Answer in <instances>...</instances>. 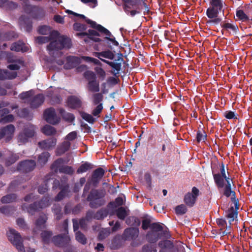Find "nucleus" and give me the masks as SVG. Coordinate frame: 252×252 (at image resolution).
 <instances>
[{
  "label": "nucleus",
  "instance_id": "1",
  "mask_svg": "<svg viewBox=\"0 0 252 252\" xmlns=\"http://www.w3.org/2000/svg\"><path fill=\"white\" fill-rule=\"evenodd\" d=\"M106 194L104 189H93L89 193L86 200L90 202L89 206L92 208H97L104 205V199Z\"/></svg>",
  "mask_w": 252,
  "mask_h": 252
},
{
  "label": "nucleus",
  "instance_id": "2",
  "mask_svg": "<svg viewBox=\"0 0 252 252\" xmlns=\"http://www.w3.org/2000/svg\"><path fill=\"white\" fill-rule=\"evenodd\" d=\"M84 77L87 80V88L89 92L97 93L100 91L99 83L94 72L91 70H87L83 74Z\"/></svg>",
  "mask_w": 252,
  "mask_h": 252
},
{
  "label": "nucleus",
  "instance_id": "3",
  "mask_svg": "<svg viewBox=\"0 0 252 252\" xmlns=\"http://www.w3.org/2000/svg\"><path fill=\"white\" fill-rule=\"evenodd\" d=\"M9 241L19 252H26L23 245V239L20 234L14 229H10L7 233Z\"/></svg>",
  "mask_w": 252,
  "mask_h": 252
},
{
  "label": "nucleus",
  "instance_id": "4",
  "mask_svg": "<svg viewBox=\"0 0 252 252\" xmlns=\"http://www.w3.org/2000/svg\"><path fill=\"white\" fill-rule=\"evenodd\" d=\"M212 174L215 184L218 189L223 187V182L231 179L226 174L225 165L221 162L220 165V173L217 172L213 166H212Z\"/></svg>",
  "mask_w": 252,
  "mask_h": 252
},
{
  "label": "nucleus",
  "instance_id": "5",
  "mask_svg": "<svg viewBox=\"0 0 252 252\" xmlns=\"http://www.w3.org/2000/svg\"><path fill=\"white\" fill-rule=\"evenodd\" d=\"M225 181L226 184L224 185V182H223V187L221 188H223L222 194L227 198L231 197V201L234 203V206L238 208L237 204L239 200L236 198L235 192L231 189V182H232V179L226 180Z\"/></svg>",
  "mask_w": 252,
  "mask_h": 252
},
{
  "label": "nucleus",
  "instance_id": "6",
  "mask_svg": "<svg viewBox=\"0 0 252 252\" xmlns=\"http://www.w3.org/2000/svg\"><path fill=\"white\" fill-rule=\"evenodd\" d=\"M199 195V190L195 187H193L191 189V193H187L184 197V201L185 204L189 207H192Z\"/></svg>",
  "mask_w": 252,
  "mask_h": 252
},
{
  "label": "nucleus",
  "instance_id": "7",
  "mask_svg": "<svg viewBox=\"0 0 252 252\" xmlns=\"http://www.w3.org/2000/svg\"><path fill=\"white\" fill-rule=\"evenodd\" d=\"M61 45L59 39L51 41L47 46V49L49 51V54L54 58L61 56L62 53L60 50L63 49V48H61Z\"/></svg>",
  "mask_w": 252,
  "mask_h": 252
},
{
  "label": "nucleus",
  "instance_id": "8",
  "mask_svg": "<svg viewBox=\"0 0 252 252\" xmlns=\"http://www.w3.org/2000/svg\"><path fill=\"white\" fill-rule=\"evenodd\" d=\"M70 241V237L66 234H60L52 238L53 243L58 247H64L67 246Z\"/></svg>",
  "mask_w": 252,
  "mask_h": 252
},
{
  "label": "nucleus",
  "instance_id": "9",
  "mask_svg": "<svg viewBox=\"0 0 252 252\" xmlns=\"http://www.w3.org/2000/svg\"><path fill=\"white\" fill-rule=\"evenodd\" d=\"M43 115L45 120L49 124L56 125L60 122V119L57 117L55 109L52 107L46 109Z\"/></svg>",
  "mask_w": 252,
  "mask_h": 252
},
{
  "label": "nucleus",
  "instance_id": "10",
  "mask_svg": "<svg viewBox=\"0 0 252 252\" xmlns=\"http://www.w3.org/2000/svg\"><path fill=\"white\" fill-rule=\"evenodd\" d=\"M36 166L35 161L33 160H25L21 161L18 165V171L28 173L32 171Z\"/></svg>",
  "mask_w": 252,
  "mask_h": 252
},
{
  "label": "nucleus",
  "instance_id": "11",
  "mask_svg": "<svg viewBox=\"0 0 252 252\" xmlns=\"http://www.w3.org/2000/svg\"><path fill=\"white\" fill-rule=\"evenodd\" d=\"M15 131V127L12 125L10 124L6 126L0 128V140L2 139L4 136H6V139L8 141L10 140Z\"/></svg>",
  "mask_w": 252,
  "mask_h": 252
},
{
  "label": "nucleus",
  "instance_id": "12",
  "mask_svg": "<svg viewBox=\"0 0 252 252\" xmlns=\"http://www.w3.org/2000/svg\"><path fill=\"white\" fill-rule=\"evenodd\" d=\"M104 174L105 171L101 167H98L93 171L91 180L94 186H97Z\"/></svg>",
  "mask_w": 252,
  "mask_h": 252
},
{
  "label": "nucleus",
  "instance_id": "13",
  "mask_svg": "<svg viewBox=\"0 0 252 252\" xmlns=\"http://www.w3.org/2000/svg\"><path fill=\"white\" fill-rule=\"evenodd\" d=\"M19 24L21 28L24 29L28 32L32 31V22L31 18L28 16L22 15L19 18Z\"/></svg>",
  "mask_w": 252,
  "mask_h": 252
},
{
  "label": "nucleus",
  "instance_id": "14",
  "mask_svg": "<svg viewBox=\"0 0 252 252\" xmlns=\"http://www.w3.org/2000/svg\"><path fill=\"white\" fill-rule=\"evenodd\" d=\"M78 36H88V38L95 42H99L102 41L101 39L98 37L100 34L94 30H89L88 32H81L76 33Z\"/></svg>",
  "mask_w": 252,
  "mask_h": 252
},
{
  "label": "nucleus",
  "instance_id": "15",
  "mask_svg": "<svg viewBox=\"0 0 252 252\" xmlns=\"http://www.w3.org/2000/svg\"><path fill=\"white\" fill-rule=\"evenodd\" d=\"M10 111L7 108H3L0 110V123L5 124L13 122L14 116L9 114Z\"/></svg>",
  "mask_w": 252,
  "mask_h": 252
},
{
  "label": "nucleus",
  "instance_id": "16",
  "mask_svg": "<svg viewBox=\"0 0 252 252\" xmlns=\"http://www.w3.org/2000/svg\"><path fill=\"white\" fill-rule=\"evenodd\" d=\"M139 233V229L137 228H127L125 230L123 233V237L126 240H134L138 237Z\"/></svg>",
  "mask_w": 252,
  "mask_h": 252
},
{
  "label": "nucleus",
  "instance_id": "17",
  "mask_svg": "<svg viewBox=\"0 0 252 252\" xmlns=\"http://www.w3.org/2000/svg\"><path fill=\"white\" fill-rule=\"evenodd\" d=\"M81 62L80 59L78 57L68 56L66 58V62L64 64L65 69H70L76 67Z\"/></svg>",
  "mask_w": 252,
  "mask_h": 252
},
{
  "label": "nucleus",
  "instance_id": "18",
  "mask_svg": "<svg viewBox=\"0 0 252 252\" xmlns=\"http://www.w3.org/2000/svg\"><path fill=\"white\" fill-rule=\"evenodd\" d=\"M45 99L44 96L42 94H39L32 97L29 102L31 108H37L39 107L44 102Z\"/></svg>",
  "mask_w": 252,
  "mask_h": 252
},
{
  "label": "nucleus",
  "instance_id": "19",
  "mask_svg": "<svg viewBox=\"0 0 252 252\" xmlns=\"http://www.w3.org/2000/svg\"><path fill=\"white\" fill-rule=\"evenodd\" d=\"M57 142V139L55 138H48L46 140L39 141L38 143V147L44 150H49L54 147Z\"/></svg>",
  "mask_w": 252,
  "mask_h": 252
},
{
  "label": "nucleus",
  "instance_id": "20",
  "mask_svg": "<svg viewBox=\"0 0 252 252\" xmlns=\"http://www.w3.org/2000/svg\"><path fill=\"white\" fill-rule=\"evenodd\" d=\"M61 191L55 197V200L57 201L63 200L70 192L69 186L67 182H63L60 189Z\"/></svg>",
  "mask_w": 252,
  "mask_h": 252
},
{
  "label": "nucleus",
  "instance_id": "21",
  "mask_svg": "<svg viewBox=\"0 0 252 252\" xmlns=\"http://www.w3.org/2000/svg\"><path fill=\"white\" fill-rule=\"evenodd\" d=\"M124 4L123 5L124 10L127 14L129 12V9L131 8V7H138L137 9H140L139 5L141 3V0H122Z\"/></svg>",
  "mask_w": 252,
  "mask_h": 252
},
{
  "label": "nucleus",
  "instance_id": "22",
  "mask_svg": "<svg viewBox=\"0 0 252 252\" xmlns=\"http://www.w3.org/2000/svg\"><path fill=\"white\" fill-rule=\"evenodd\" d=\"M238 208H236L235 206V208L234 207L231 206L229 208L228 210L226 212L225 217L229 219V222L230 224L231 222L233 221L234 220L237 218L238 216V210L239 208V202H238Z\"/></svg>",
  "mask_w": 252,
  "mask_h": 252
},
{
  "label": "nucleus",
  "instance_id": "23",
  "mask_svg": "<svg viewBox=\"0 0 252 252\" xmlns=\"http://www.w3.org/2000/svg\"><path fill=\"white\" fill-rule=\"evenodd\" d=\"M22 209L23 210H26L32 215H33L35 212L39 211L40 210L38 207V204L37 203V201H35L30 205H27L26 203H23L22 205Z\"/></svg>",
  "mask_w": 252,
  "mask_h": 252
},
{
  "label": "nucleus",
  "instance_id": "24",
  "mask_svg": "<svg viewBox=\"0 0 252 252\" xmlns=\"http://www.w3.org/2000/svg\"><path fill=\"white\" fill-rule=\"evenodd\" d=\"M10 50L16 52H26L28 51L29 48L23 42L18 41L11 45Z\"/></svg>",
  "mask_w": 252,
  "mask_h": 252
},
{
  "label": "nucleus",
  "instance_id": "25",
  "mask_svg": "<svg viewBox=\"0 0 252 252\" xmlns=\"http://www.w3.org/2000/svg\"><path fill=\"white\" fill-rule=\"evenodd\" d=\"M67 103L69 107L73 109L81 107L82 102L81 100L77 96L71 95L68 97Z\"/></svg>",
  "mask_w": 252,
  "mask_h": 252
},
{
  "label": "nucleus",
  "instance_id": "26",
  "mask_svg": "<svg viewBox=\"0 0 252 252\" xmlns=\"http://www.w3.org/2000/svg\"><path fill=\"white\" fill-rule=\"evenodd\" d=\"M17 76L16 72H10L7 70L0 69V80L15 79Z\"/></svg>",
  "mask_w": 252,
  "mask_h": 252
},
{
  "label": "nucleus",
  "instance_id": "27",
  "mask_svg": "<svg viewBox=\"0 0 252 252\" xmlns=\"http://www.w3.org/2000/svg\"><path fill=\"white\" fill-rule=\"evenodd\" d=\"M122 56L123 54L122 53L119 54L118 59L117 60H115V61L119 62L115 63L110 62V63L109 64L110 66H111L113 69L117 71V72L114 73V75L115 76H116L117 74H119L120 71L121 70L122 63L124 61Z\"/></svg>",
  "mask_w": 252,
  "mask_h": 252
},
{
  "label": "nucleus",
  "instance_id": "28",
  "mask_svg": "<svg viewBox=\"0 0 252 252\" xmlns=\"http://www.w3.org/2000/svg\"><path fill=\"white\" fill-rule=\"evenodd\" d=\"M110 209L108 208H103L98 210L94 216V219L97 220H102L106 218L109 213Z\"/></svg>",
  "mask_w": 252,
  "mask_h": 252
},
{
  "label": "nucleus",
  "instance_id": "29",
  "mask_svg": "<svg viewBox=\"0 0 252 252\" xmlns=\"http://www.w3.org/2000/svg\"><path fill=\"white\" fill-rule=\"evenodd\" d=\"M67 163L65 160L62 158L55 160L51 165V169L55 173L60 172V168L63 166V164Z\"/></svg>",
  "mask_w": 252,
  "mask_h": 252
},
{
  "label": "nucleus",
  "instance_id": "30",
  "mask_svg": "<svg viewBox=\"0 0 252 252\" xmlns=\"http://www.w3.org/2000/svg\"><path fill=\"white\" fill-rule=\"evenodd\" d=\"M53 233L52 231L50 230H43L40 233V237L41 241L44 244L48 245L51 240Z\"/></svg>",
  "mask_w": 252,
  "mask_h": 252
},
{
  "label": "nucleus",
  "instance_id": "31",
  "mask_svg": "<svg viewBox=\"0 0 252 252\" xmlns=\"http://www.w3.org/2000/svg\"><path fill=\"white\" fill-rule=\"evenodd\" d=\"M70 142L69 141H63L58 147L57 150V154L61 156L64 154L66 152L69 150L70 147Z\"/></svg>",
  "mask_w": 252,
  "mask_h": 252
},
{
  "label": "nucleus",
  "instance_id": "32",
  "mask_svg": "<svg viewBox=\"0 0 252 252\" xmlns=\"http://www.w3.org/2000/svg\"><path fill=\"white\" fill-rule=\"evenodd\" d=\"M61 43V48L69 49L72 46L71 39L66 36L62 35L59 37Z\"/></svg>",
  "mask_w": 252,
  "mask_h": 252
},
{
  "label": "nucleus",
  "instance_id": "33",
  "mask_svg": "<svg viewBox=\"0 0 252 252\" xmlns=\"http://www.w3.org/2000/svg\"><path fill=\"white\" fill-rule=\"evenodd\" d=\"M59 113L66 122L72 123L75 120V117L73 114L66 112L63 108L59 109Z\"/></svg>",
  "mask_w": 252,
  "mask_h": 252
},
{
  "label": "nucleus",
  "instance_id": "34",
  "mask_svg": "<svg viewBox=\"0 0 252 252\" xmlns=\"http://www.w3.org/2000/svg\"><path fill=\"white\" fill-rule=\"evenodd\" d=\"M94 55L99 59H100V57H102L110 60H113L115 57L114 54L109 50L101 52H95Z\"/></svg>",
  "mask_w": 252,
  "mask_h": 252
},
{
  "label": "nucleus",
  "instance_id": "35",
  "mask_svg": "<svg viewBox=\"0 0 252 252\" xmlns=\"http://www.w3.org/2000/svg\"><path fill=\"white\" fill-rule=\"evenodd\" d=\"M36 8L34 9L33 12L31 15L33 18L35 19H41L45 15V11L43 8L36 6Z\"/></svg>",
  "mask_w": 252,
  "mask_h": 252
},
{
  "label": "nucleus",
  "instance_id": "36",
  "mask_svg": "<svg viewBox=\"0 0 252 252\" xmlns=\"http://www.w3.org/2000/svg\"><path fill=\"white\" fill-rule=\"evenodd\" d=\"M50 154L48 152H44L40 154L37 158V163L41 166L45 165L48 161Z\"/></svg>",
  "mask_w": 252,
  "mask_h": 252
},
{
  "label": "nucleus",
  "instance_id": "37",
  "mask_svg": "<svg viewBox=\"0 0 252 252\" xmlns=\"http://www.w3.org/2000/svg\"><path fill=\"white\" fill-rule=\"evenodd\" d=\"M17 198V196L16 194L10 193L2 196L0 199V201L3 204L10 203L15 202Z\"/></svg>",
  "mask_w": 252,
  "mask_h": 252
},
{
  "label": "nucleus",
  "instance_id": "38",
  "mask_svg": "<svg viewBox=\"0 0 252 252\" xmlns=\"http://www.w3.org/2000/svg\"><path fill=\"white\" fill-rule=\"evenodd\" d=\"M94 168V165L87 161L82 163L77 169L76 173L81 174L87 172L88 170Z\"/></svg>",
  "mask_w": 252,
  "mask_h": 252
},
{
  "label": "nucleus",
  "instance_id": "39",
  "mask_svg": "<svg viewBox=\"0 0 252 252\" xmlns=\"http://www.w3.org/2000/svg\"><path fill=\"white\" fill-rule=\"evenodd\" d=\"M159 238V234L154 231H149L146 234V239L150 243H155Z\"/></svg>",
  "mask_w": 252,
  "mask_h": 252
},
{
  "label": "nucleus",
  "instance_id": "40",
  "mask_svg": "<svg viewBox=\"0 0 252 252\" xmlns=\"http://www.w3.org/2000/svg\"><path fill=\"white\" fill-rule=\"evenodd\" d=\"M123 204V199L121 197H117L114 201L109 202L107 205V207L110 210H113L118 206H122Z\"/></svg>",
  "mask_w": 252,
  "mask_h": 252
},
{
  "label": "nucleus",
  "instance_id": "41",
  "mask_svg": "<svg viewBox=\"0 0 252 252\" xmlns=\"http://www.w3.org/2000/svg\"><path fill=\"white\" fill-rule=\"evenodd\" d=\"M17 37V35L14 32H8L0 34V39L2 40H10Z\"/></svg>",
  "mask_w": 252,
  "mask_h": 252
},
{
  "label": "nucleus",
  "instance_id": "42",
  "mask_svg": "<svg viewBox=\"0 0 252 252\" xmlns=\"http://www.w3.org/2000/svg\"><path fill=\"white\" fill-rule=\"evenodd\" d=\"M158 247L162 249H172L173 247V243L168 240H162L159 242L158 244Z\"/></svg>",
  "mask_w": 252,
  "mask_h": 252
},
{
  "label": "nucleus",
  "instance_id": "43",
  "mask_svg": "<svg viewBox=\"0 0 252 252\" xmlns=\"http://www.w3.org/2000/svg\"><path fill=\"white\" fill-rule=\"evenodd\" d=\"M42 132L46 135H52L56 133V129L48 125H45L41 129Z\"/></svg>",
  "mask_w": 252,
  "mask_h": 252
},
{
  "label": "nucleus",
  "instance_id": "44",
  "mask_svg": "<svg viewBox=\"0 0 252 252\" xmlns=\"http://www.w3.org/2000/svg\"><path fill=\"white\" fill-rule=\"evenodd\" d=\"M37 203L40 209L46 208L50 205V198L44 196L39 201H37Z\"/></svg>",
  "mask_w": 252,
  "mask_h": 252
},
{
  "label": "nucleus",
  "instance_id": "45",
  "mask_svg": "<svg viewBox=\"0 0 252 252\" xmlns=\"http://www.w3.org/2000/svg\"><path fill=\"white\" fill-rule=\"evenodd\" d=\"M93 29H94L97 30L100 32L106 35V36H108L109 37H112L114 36L109 30H108L107 29H106L101 25L97 24L96 23V25H95V27H94Z\"/></svg>",
  "mask_w": 252,
  "mask_h": 252
},
{
  "label": "nucleus",
  "instance_id": "46",
  "mask_svg": "<svg viewBox=\"0 0 252 252\" xmlns=\"http://www.w3.org/2000/svg\"><path fill=\"white\" fill-rule=\"evenodd\" d=\"M116 214L117 217L122 220H124L127 216L126 209L123 207H120L116 211Z\"/></svg>",
  "mask_w": 252,
  "mask_h": 252
},
{
  "label": "nucleus",
  "instance_id": "47",
  "mask_svg": "<svg viewBox=\"0 0 252 252\" xmlns=\"http://www.w3.org/2000/svg\"><path fill=\"white\" fill-rule=\"evenodd\" d=\"M93 102L94 105H98L101 103L103 99V94L100 93H94L92 95Z\"/></svg>",
  "mask_w": 252,
  "mask_h": 252
},
{
  "label": "nucleus",
  "instance_id": "48",
  "mask_svg": "<svg viewBox=\"0 0 252 252\" xmlns=\"http://www.w3.org/2000/svg\"><path fill=\"white\" fill-rule=\"evenodd\" d=\"M220 11L215 9L214 7H210L206 11V15L210 19L214 18H217L218 16Z\"/></svg>",
  "mask_w": 252,
  "mask_h": 252
},
{
  "label": "nucleus",
  "instance_id": "49",
  "mask_svg": "<svg viewBox=\"0 0 252 252\" xmlns=\"http://www.w3.org/2000/svg\"><path fill=\"white\" fill-rule=\"evenodd\" d=\"M22 133L25 134L29 138L32 137L35 134V127L33 125H30L24 128Z\"/></svg>",
  "mask_w": 252,
  "mask_h": 252
},
{
  "label": "nucleus",
  "instance_id": "50",
  "mask_svg": "<svg viewBox=\"0 0 252 252\" xmlns=\"http://www.w3.org/2000/svg\"><path fill=\"white\" fill-rule=\"evenodd\" d=\"M19 158L18 155L16 154H13L10 156L8 157L5 160V165L7 166H9L14 163H15Z\"/></svg>",
  "mask_w": 252,
  "mask_h": 252
},
{
  "label": "nucleus",
  "instance_id": "51",
  "mask_svg": "<svg viewBox=\"0 0 252 252\" xmlns=\"http://www.w3.org/2000/svg\"><path fill=\"white\" fill-rule=\"evenodd\" d=\"M74 172L73 168L68 165H63L60 168V173L71 175Z\"/></svg>",
  "mask_w": 252,
  "mask_h": 252
},
{
  "label": "nucleus",
  "instance_id": "52",
  "mask_svg": "<svg viewBox=\"0 0 252 252\" xmlns=\"http://www.w3.org/2000/svg\"><path fill=\"white\" fill-rule=\"evenodd\" d=\"M52 211L56 216L57 220H61L63 217V213L61 212L62 208L60 205H56L52 208Z\"/></svg>",
  "mask_w": 252,
  "mask_h": 252
},
{
  "label": "nucleus",
  "instance_id": "53",
  "mask_svg": "<svg viewBox=\"0 0 252 252\" xmlns=\"http://www.w3.org/2000/svg\"><path fill=\"white\" fill-rule=\"evenodd\" d=\"M237 17L242 22H248L249 21V17L245 13L243 10H238L236 11Z\"/></svg>",
  "mask_w": 252,
  "mask_h": 252
},
{
  "label": "nucleus",
  "instance_id": "54",
  "mask_svg": "<svg viewBox=\"0 0 252 252\" xmlns=\"http://www.w3.org/2000/svg\"><path fill=\"white\" fill-rule=\"evenodd\" d=\"M76 240L80 243L85 245L87 243L86 236L80 231H78L75 233Z\"/></svg>",
  "mask_w": 252,
  "mask_h": 252
},
{
  "label": "nucleus",
  "instance_id": "55",
  "mask_svg": "<svg viewBox=\"0 0 252 252\" xmlns=\"http://www.w3.org/2000/svg\"><path fill=\"white\" fill-rule=\"evenodd\" d=\"M187 208L184 204H181L176 207L175 213L177 215H183L187 212Z\"/></svg>",
  "mask_w": 252,
  "mask_h": 252
},
{
  "label": "nucleus",
  "instance_id": "56",
  "mask_svg": "<svg viewBox=\"0 0 252 252\" xmlns=\"http://www.w3.org/2000/svg\"><path fill=\"white\" fill-rule=\"evenodd\" d=\"M220 26L222 28L224 29H230L235 33L237 32L239 30L237 26H235L233 24L229 23H221Z\"/></svg>",
  "mask_w": 252,
  "mask_h": 252
},
{
  "label": "nucleus",
  "instance_id": "57",
  "mask_svg": "<svg viewBox=\"0 0 252 252\" xmlns=\"http://www.w3.org/2000/svg\"><path fill=\"white\" fill-rule=\"evenodd\" d=\"M75 16L84 20L88 24L90 25V27L92 28H94L95 27V26L96 25L95 22L87 18L84 15L76 13L75 14Z\"/></svg>",
  "mask_w": 252,
  "mask_h": 252
},
{
  "label": "nucleus",
  "instance_id": "58",
  "mask_svg": "<svg viewBox=\"0 0 252 252\" xmlns=\"http://www.w3.org/2000/svg\"><path fill=\"white\" fill-rule=\"evenodd\" d=\"M34 91L33 90H31L29 91L24 92L21 93L19 96L22 100H25L26 99L30 98L31 96L33 95Z\"/></svg>",
  "mask_w": 252,
  "mask_h": 252
},
{
  "label": "nucleus",
  "instance_id": "59",
  "mask_svg": "<svg viewBox=\"0 0 252 252\" xmlns=\"http://www.w3.org/2000/svg\"><path fill=\"white\" fill-rule=\"evenodd\" d=\"M38 32L43 35L48 34L51 32V28L49 26L43 25L38 27Z\"/></svg>",
  "mask_w": 252,
  "mask_h": 252
},
{
  "label": "nucleus",
  "instance_id": "60",
  "mask_svg": "<svg viewBox=\"0 0 252 252\" xmlns=\"http://www.w3.org/2000/svg\"><path fill=\"white\" fill-rule=\"evenodd\" d=\"M47 220V217L45 215H42L39 216L35 221V225L37 227H41L44 225Z\"/></svg>",
  "mask_w": 252,
  "mask_h": 252
},
{
  "label": "nucleus",
  "instance_id": "61",
  "mask_svg": "<svg viewBox=\"0 0 252 252\" xmlns=\"http://www.w3.org/2000/svg\"><path fill=\"white\" fill-rule=\"evenodd\" d=\"M211 4L212 5L211 7H214L220 11L222 8V3L221 0H211Z\"/></svg>",
  "mask_w": 252,
  "mask_h": 252
},
{
  "label": "nucleus",
  "instance_id": "62",
  "mask_svg": "<svg viewBox=\"0 0 252 252\" xmlns=\"http://www.w3.org/2000/svg\"><path fill=\"white\" fill-rule=\"evenodd\" d=\"M207 135L205 131L198 130L196 134V140L198 143L205 142L206 140Z\"/></svg>",
  "mask_w": 252,
  "mask_h": 252
},
{
  "label": "nucleus",
  "instance_id": "63",
  "mask_svg": "<svg viewBox=\"0 0 252 252\" xmlns=\"http://www.w3.org/2000/svg\"><path fill=\"white\" fill-rule=\"evenodd\" d=\"M24 182V179L20 180H15L13 181L10 184L8 190L9 191H13L16 189V187L20 184Z\"/></svg>",
  "mask_w": 252,
  "mask_h": 252
},
{
  "label": "nucleus",
  "instance_id": "64",
  "mask_svg": "<svg viewBox=\"0 0 252 252\" xmlns=\"http://www.w3.org/2000/svg\"><path fill=\"white\" fill-rule=\"evenodd\" d=\"M81 117L84 120L90 124H94L95 121V119L91 115L85 112H83L81 114Z\"/></svg>",
  "mask_w": 252,
  "mask_h": 252
}]
</instances>
